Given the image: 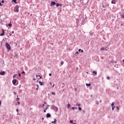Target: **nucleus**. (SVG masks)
<instances>
[{
    "mask_svg": "<svg viewBox=\"0 0 124 124\" xmlns=\"http://www.w3.org/2000/svg\"><path fill=\"white\" fill-rule=\"evenodd\" d=\"M114 67H117V68H118V66L114 65Z\"/></svg>",
    "mask_w": 124,
    "mask_h": 124,
    "instance_id": "50",
    "label": "nucleus"
},
{
    "mask_svg": "<svg viewBox=\"0 0 124 124\" xmlns=\"http://www.w3.org/2000/svg\"><path fill=\"white\" fill-rule=\"evenodd\" d=\"M80 1H82V2L84 1V0H80Z\"/></svg>",
    "mask_w": 124,
    "mask_h": 124,
    "instance_id": "52",
    "label": "nucleus"
},
{
    "mask_svg": "<svg viewBox=\"0 0 124 124\" xmlns=\"http://www.w3.org/2000/svg\"><path fill=\"white\" fill-rule=\"evenodd\" d=\"M16 112H17V113H18V112H19V109H16Z\"/></svg>",
    "mask_w": 124,
    "mask_h": 124,
    "instance_id": "34",
    "label": "nucleus"
},
{
    "mask_svg": "<svg viewBox=\"0 0 124 124\" xmlns=\"http://www.w3.org/2000/svg\"><path fill=\"white\" fill-rule=\"evenodd\" d=\"M46 109H44V113H46Z\"/></svg>",
    "mask_w": 124,
    "mask_h": 124,
    "instance_id": "37",
    "label": "nucleus"
},
{
    "mask_svg": "<svg viewBox=\"0 0 124 124\" xmlns=\"http://www.w3.org/2000/svg\"><path fill=\"white\" fill-rule=\"evenodd\" d=\"M123 62H124V59L123 60Z\"/></svg>",
    "mask_w": 124,
    "mask_h": 124,
    "instance_id": "62",
    "label": "nucleus"
},
{
    "mask_svg": "<svg viewBox=\"0 0 124 124\" xmlns=\"http://www.w3.org/2000/svg\"><path fill=\"white\" fill-rule=\"evenodd\" d=\"M12 33H14V31H12Z\"/></svg>",
    "mask_w": 124,
    "mask_h": 124,
    "instance_id": "53",
    "label": "nucleus"
},
{
    "mask_svg": "<svg viewBox=\"0 0 124 124\" xmlns=\"http://www.w3.org/2000/svg\"><path fill=\"white\" fill-rule=\"evenodd\" d=\"M1 105V101L0 100V106Z\"/></svg>",
    "mask_w": 124,
    "mask_h": 124,
    "instance_id": "43",
    "label": "nucleus"
},
{
    "mask_svg": "<svg viewBox=\"0 0 124 124\" xmlns=\"http://www.w3.org/2000/svg\"><path fill=\"white\" fill-rule=\"evenodd\" d=\"M76 105H77V106H81V104H80L77 103V104H76Z\"/></svg>",
    "mask_w": 124,
    "mask_h": 124,
    "instance_id": "22",
    "label": "nucleus"
},
{
    "mask_svg": "<svg viewBox=\"0 0 124 124\" xmlns=\"http://www.w3.org/2000/svg\"><path fill=\"white\" fill-rule=\"evenodd\" d=\"M107 80H109L110 77H107Z\"/></svg>",
    "mask_w": 124,
    "mask_h": 124,
    "instance_id": "28",
    "label": "nucleus"
},
{
    "mask_svg": "<svg viewBox=\"0 0 124 124\" xmlns=\"http://www.w3.org/2000/svg\"><path fill=\"white\" fill-rule=\"evenodd\" d=\"M72 109H73V110H74V109H75V108L72 107Z\"/></svg>",
    "mask_w": 124,
    "mask_h": 124,
    "instance_id": "39",
    "label": "nucleus"
},
{
    "mask_svg": "<svg viewBox=\"0 0 124 124\" xmlns=\"http://www.w3.org/2000/svg\"><path fill=\"white\" fill-rule=\"evenodd\" d=\"M47 109H49V108H46V109L47 110Z\"/></svg>",
    "mask_w": 124,
    "mask_h": 124,
    "instance_id": "51",
    "label": "nucleus"
},
{
    "mask_svg": "<svg viewBox=\"0 0 124 124\" xmlns=\"http://www.w3.org/2000/svg\"><path fill=\"white\" fill-rule=\"evenodd\" d=\"M36 86V87H37V88H38V87H39L38 84H37Z\"/></svg>",
    "mask_w": 124,
    "mask_h": 124,
    "instance_id": "49",
    "label": "nucleus"
},
{
    "mask_svg": "<svg viewBox=\"0 0 124 124\" xmlns=\"http://www.w3.org/2000/svg\"><path fill=\"white\" fill-rule=\"evenodd\" d=\"M18 76H19V77H21V74H18Z\"/></svg>",
    "mask_w": 124,
    "mask_h": 124,
    "instance_id": "33",
    "label": "nucleus"
},
{
    "mask_svg": "<svg viewBox=\"0 0 124 124\" xmlns=\"http://www.w3.org/2000/svg\"><path fill=\"white\" fill-rule=\"evenodd\" d=\"M42 120L43 121L44 120V118H42Z\"/></svg>",
    "mask_w": 124,
    "mask_h": 124,
    "instance_id": "55",
    "label": "nucleus"
},
{
    "mask_svg": "<svg viewBox=\"0 0 124 124\" xmlns=\"http://www.w3.org/2000/svg\"><path fill=\"white\" fill-rule=\"evenodd\" d=\"M70 107V104H68V105H67V108H69Z\"/></svg>",
    "mask_w": 124,
    "mask_h": 124,
    "instance_id": "24",
    "label": "nucleus"
},
{
    "mask_svg": "<svg viewBox=\"0 0 124 124\" xmlns=\"http://www.w3.org/2000/svg\"><path fill=\"white\" fill-rule=\"evenodd\" d=\"M49 76H52V74L51 73H49Z\"/></svg>",
    "mask_w": 124,
    "mask_h": 124,
    "instance_id": "32",
    "label": "nucleus"
},
{
    "mask_svg": "<svg viewBox=\"0 0 124 124\" xmlns=\"http://www.w3.org/2000/svg\"><path fill=\"white\" fill-rule=\"evenodd\" d=\"M121 26H123V23H121Z\"/></svg>",
    "mask_w": 124,
    "mask_h": 124,
    "instance_id": "59",
    "label": "nucleus"
},
{
    "mask_svg": "<svg viewBox=\"0 0 124 124\" xmlns=\"http://www.w3.org/2000/svg\"><path fill=\"white\" fill-rule=\"evenodd\" d=\"M111 107H112V111H114V109H115V108L116 107V106Z\"/></svg>",
    "mask_w": 124,
    "mask_h": 124,
    "instance_id": "21",
    "label": "nucleus"
},
{
    "mask_svg": "<svg viewBox=\"0 0 124 124\" xmlns=\"http://www.w3.org/2000/svg\"><path fill=\"white\" fill-rule=\"evenodd\" d=\"M51 94H53L54 95H56V93H54V92H52L51 93Z\"/></svg>",
    "mask_w": 124,
    "mask_h": 124,
    "instance_id": "25",
    "label": "nucleus"
},
{
    "mask_svg": "<svg viewBox=\"0 0 124 124\" xmlns=\"http://www.w3.org/2000/svg\"><path fill=\"white\" fill-rule=\"evenodd\" d=\"M70 123H71V124H72V123H73V121L70 120Z\"/></svg>",
    "mask_w": 124,
    "mask_h": 124,
    "instance_id": "30",
    "label": "nucleus"
},
{
    "mask_svg": "<svg viewBox=\"0 0 124 124\" xmlns=\"http://www.w3.org/2000/svg\"><path fill=\"white\" fill-rule=\"evenodd\" d=\"M81 53H84V50L81 49Z\"/></svg>",
    "mask_w": 124,
    "mask_h": 124,
    "instance_id": "42",
    "label": "nucleus"
},
{
    "mask_svg": "<svg viewBox=\"0 0 124 124\" xmlns=\"http://www.w3.org/2000/svg\"><path fill=\"white\" fill-rule=\"evenodd\" d=\"M59 6H60V7L62 6V4H59Z\"/></svg>",
    "mask_w": 124,
    "mask_h": 124,
    "instance_id": "31",
    "label": "nucleus"
},
{
    "mask_svg": "<svg viewBox=\"0 0 124 124\" xmlns=\"http://www.w3.org/2000/svg\"><path fill=\"white\" fill-rule=\"evenodd\" d=\"M75 109H77V108H75Z\"/></svg>",
    "mask_w": 124,
    "mask_h": 124,
    "instance_id": "63",
    "label": "nucleus"
},
{
    "mask_svg": "<svg viewBox=\"0 0 124 124\" xmlns=\"http://www.w3.org/2000/svg\"><path fill=\"white\" fill-rule=\"evenodd\" d=\"M78 110H79V111H81V110H82V108L79 107L78 108Z\"/></svg>",
    "mask_w": 124,
    "mask_h": 124,
    "instance_id": "27",
    "label": "nucleus"
},
{
    "mask_svg": "<svg viewBox=\"0 0 124 124\" xmlns=\"http://www.w3.org/2000/svg\"><path fill=\"white\" fill-rule=\"evenodd\" d=\"M46 118H51V114L47 113L46 114Z\"/></svg>",
    "mask_w": 124,
    "mask_h": 124,
    "instance_id": "10",
    "label": "nucleus"
},
{
    "mask_svg": "<svg viewBox=\"0 0 124 124\" xmlns=\"http://www.w3.org/2000/svg\"><path fill=\"white\" fill-rule=\"evenodd\" d=\"M33 81H35V78H33Z\"/></svg>",
    "mask_w": 124,
    "mask_h": 124,
    "instance_id": "54",
    "label": "nucleus"
},
{
    "mask_svg": "<svg viewBox=\"0 0 124 124\" xmlns=\"http://www.w3.org/2000/svg\"><path fill=\"white\" fill-rule=\"evenodd\" d=\"M10 35H12V33L10 34Z\"/></svg>",
    "mask_w": 124,
    "mask_h": 124,
    "instance_id": "61",
    "label": "nucleus"
},
{
    "mask_svg": "<svg viewBox=\"0 0 124 124\" xmlns=\"http://www.w3.org/2000/svg\"><path fill=\"white\" fill-rule=\"evenodd\" d=\"M5 72L4 71L0 72V75H2V76H3V75H5Z\"/></svg>",
    "mask_w": 124,
    "mask_h": 124,
    "instance_id": "8",
    "label": "nucleus"
},
{
    "mask_svg": "<svg viewBox=\"0 0 124 124\" xmlns=\"http://www.w3.org/2000/svg\"><path fill=\"white\" fill-rule=\"evenodd\" d=\"M115 102H113L111 103V107H114L115 106Z\"/></svg>",
    "mask_w": 124,
    "mask_h": 124,
    "instance_id": "16",
    "label": "nucleus"
},
{
    "mask_svg": "<svg viewBox=\"0 0 124 124\" xmlns=\"http://www.w3.org/2000/svg\"><path fill=\"white\" fill-rule=\"evenodd\" d=\"M56 5L57 7H59L60 6V4L58 3H56Z\"/></svg>",
    "mask_w": 124,
    "mask_h": 124,
    "instance_id": "17",
    "label": "nucleus"
},
{
    "mask_svg": "<svg viewBox=\"0 0 124 124\" xmlns=\"http://www.w3.org/2000/svg\"><path fill=\"white\" fill-rule=\"evenodd\" d=\"M45 106V105L44 104H43L42 107H43V108Z\"/></svg>",
    "mask_w": 124,
    "mask_h": 124,
    "instance_id": "45",
    "label": "nucleus"
},
{
    "mask_svg": "<svg viewBox=\"0 0 124 124\" xmlns=\"http://www.w3.org/2000/svg\"><path fill=\"white\" fill-rule=\"evenodd\" d=\"M51 109H53V110H54L55 112H58V110H59V108L58 107H56V106L53 105L51 107Z\"/></svg>",
    "mask_w": 124,
    "mask_h": 124,
    "instance_id": "1",
    "label": "nucleus"
},
{
    "mask_svg": "<svg viewBox=\"0 0 124 124\" xmlns=\"http://www.w3.org/2000/svg\"><path fill=\"white\" fill-rule=\"evenodd\" d=\"M36 76L37 78V77L38 76V77H39L38 78V80H39L40 79H42V77L40 76V75L37 76V75H36Z\"/></svg>",
    "mask_w": 124,
    "mask_h": 124,
    "instance_id": "13",
    "label": "nucleus"
},
{
    "mask_svg": "<svg viewBox=\"0 0 124 124\" xmlns=\"http://www.w3.org/2000/svg\"><path fill=\"white\" fill-rule=\"evenodd\" d=\"M1 3H4V0H2L1 1Z\"/></svg>",
    "mask_w": 124,
    "mask_h": 124,
    "instance_id": "36",
    "label": "nucleus"
},
{
    "mask_svg": "<svg viewBox=\"0 0 124 124\" xmlns=\"http://www.w3.org/2000/svg\"><path fill=\"white\" fill-rule=\"evenodd\" d=\"M117 108V110H120V108H119V107H115Z\"/></svg>",
    "mask_w": 124,
    "mask_h": 124,
    "instance_id": "29",
    "label": "nucleus"
},
{
    "mask_svg": "<svg viewBox=\"0 0 124 124\" xmlns=\"http://www.w3.org/2000/svg\"><path fill=\"white\" fill-rule=\"evenodd\" d=\"M5 47L6 48H7V49H8V50H11V47L10 46V45H9L8 43H6L5 44Z\"/></svg>",
    "mask_w": 124,
    "mask_h": 124,
    "instance_id": "3",
    "label": "nucleus"
},
{
    "mask_svg": "<svg viewBox=\"0 0 124 124\" xmlns=\"http://www.w3.org/2000/svg\"><path fill=\"white\" fill-rule=\"evenodd\" d=\"M1 36H3L4 35V30L3 29L2 30V33L0 34Z\"/></svg>",
    "mask_w": 124,
    "mask_h": 124,
    "instance_id": "7",
    "label": "nucleus"
},
{
    "mask_svg": "<svg viewBox=\"0 0 124 124\" xmlns=\"http://www.w3.org/2000/svg\"><path fill=\"white\" fill-rule=\"evenodd\" d=\"M111 3L113 4H116V1L114 0H113L112 1H111Z\"/></svg>",
    "mask_w": 124,
    "mask_h": 124,
    "instance_id": "14",
    "label": "nucleus"
},
{
    "mask_svg": "<svg viewBox=\"0 0 124 124\" xmlns=\"http://www.w3.org/2000/svg\"><path fill=\"white\" fill-rule=\"evenodd\" d=\"M54 5H56V2L52 1L50 3V6H54Z\"/></svg>",
    "mask_w": 124,
    "mask_h": 124,
    "instance_id": "4",
    "label": "nucleus"
},
{
    "mask_svg": "<svg viewBox=\"0 0 124 124\" xmlns=\"http://www.w3.org/2000/svg\"><path fill=\"white\" fill-rule=\"evenodd\" d=\"M14 94H15V95H16V93L15 92H14Z\"/></svg>",
    "mask_w": 124,
    "mask_h": 124,
    "instance_id": "38",
    "label": "nucleus"
},
{
    "mask_svg": "<svg viewBox=\"0 0 124 124\" xmlns=\"http://www.w3.org/2000/svg\"><path fill=\"white\" fill-rule=\"evenodd\" d=\"M101 101H102L101 100H100V102H101Z\"/></svg>",
    "mask_w": 124,
    "mask_h": 124,
    "instance_id": "64",
    "label": "nucleus"
},
{
    "mask_svg": "<svg viewBox=\"0 0 124 124\" xmlns=\"http://www.w3.org/2000/svg\"><path fill=\"white\" fill-rule=\"evenodd\" d=\"M52 87L54 88V87H55V84H54Z\"/></svg>",
    "mask_w": 124,
    "mask_h": 124,
    "instance_id": "57",
    "label": "nucleus"
},
{
    "mask_svg": "<svg viewBox=\"0 0 124 124\" xmlns=\"http://www.w3.org/2000/svg\"><path fill=\"white\" fill-rule=\"evenodd\" d=\"M95 104H96L97 105H98V104H99V102H98V101H95Z\"/></svg>",
    "mask_w": 124,
    "mask_h": 124,
    "instance_id": "18",
    "label": "nucleus"
},
{
    "mask_svg": "<svg viewBox=\"0 0 124 124\" xmlns=\"http://www.w3.org/2000/svg\"><path fill=\"white\" fill-rule=\"evenodd\" d=\"M81 50H82V49H78V52H80V51H81Z\"/></svg>",
    "mask_w": 124,
    "mask_h": 124,
    "instance_id": "41",
    "label": "nucleus"
},
{
    "mask_svg": "<svg viewBox=\"0 0 124 124\" xmlns=\"http://www.w3.org/2000/svg\"><path fill=\"white\" fill-rule=\"evenodd\" d=\"M39 83L40 84V86H43L44 85V82H41L40 81L39 82Z\"/></svg>",
    "mask_w": 124,
    "mask_h": 124,
    "instance_id": "11",
    "label": "nucleus"
},
{
    "mask_svg": "<svg viewBox=\"0 0 124 124\" xmlns=\"http://www.w3.org/2000/svg\"><path fill=\"white\" fill-rule=\"evenodd\" d=\"M17 99L18 100H19L20 99V98L17 97Z\"/></svg>",
    "mask_w": 124,
    "mask_h": 124,
    "instance_id": "48",
    "label": "nucleus"
},
{
    "mask_svg": "<svg viewBox=\"0 0 124 124\" xmlns=\"http://www.w3.org/2000/svg\"><path fill=\"white\" fill-rule=\"evenodd\" d=\"M63 63H64V62H63V61H61V64H62H62H63Z\"/></svg>",
    "mask_w": 124,
    "mask_h": 124,
    "instance_id": "23",
    "label": "nucleus"
},
{
    "mask_svg": "<svg viewBox=\"0 0 124 124\" xmlns=\"http://www.w3.org/2000/svg\"><path fill=\"white\" fill-rule=\"evenodd\" d=\"M15 77H16V76L14 75V76H13V78H15Z\"/></svg>",
    "mask_w": 124,
    "mask_h": 124,
    "instance_id": "44",
    "label": "nucleus"
},
{
    "mask_svg": "<svg viewBox=\"0 0 124 124\" xmlns=\"http://www.w3.org/2000/svg\"><path fill=\"white\" fill-rule=\"evenodd\" d=\"M19 5H16L14 9V12H19Z\"/></svg>",
    "mask_w": 124,
    "mask_h": 124,
    "instance_id": "2",
    "label": "nucleus"
},
{
    "mask_svg": "<svg viewBox=\"0 0 124 124\" xmlns=\"http://www.w3.org/2000/svg\"><path fill=\"white\" fill-rule=\"evenodd\" d=\"M101 51H107L108 49L107 48H104V47H102L100 49Z\"/></svg>",
    "mask_w": 124,
    "mask_h": 124,
    "instance_id": "6",
    "label": "nucleus"
},
{
    "mask_svg": "<svg viewBox=\"0 0 124 124\" xmlns=\"http://www.w3.org/2000/svg\"><path fill=\"white\" fill-rule=\"evenodd\" d=\"M8 26L9 27H12V24L11 23H9L8 24Z\"/></svg>",
    "mask_w": 124,
    "mask_h": 124,
    "instance_id": "20",
    "label": "nucleus"
},
{
    "mask_svg": "<svg viewBox=\"0 0 124 124\" xmlns=\"http://www.w3.org/2000/svg\"><path fill=\"white\" fill-rule=\"evenodd\" d=\"M75 91L76 92V91H77V89L76 88H75Z\"/></svg>",
    "mask_w": 124,
    "mask_h": 124,
    "instance_id": "56",
    "label": "nucleus"
},
{
    "mask_svg": "<svg viewBox=\"0 0 124 124\" xmlns=\"http://www.w3.org/2000/svg\"><path fill=\"white\" fill-rule=\"evenodd\" d=\"M18 104L20 105V104H21V103L20 102H18Z\"/></svg>",
    "mask_w": 124,
    "mask_h": 124,
    "instance_id": "40",
    "label": "nucleus"
},
{
    "mask_svg": "<svg viewBox=\"0 0 124 124\" xmlns=\"http://www.w3.org/2000/svg\"><path fill=\"white\" fill-rule=\"evenodd\" d=\"M0 6H2L3 4H1V2H0Z\"/></svg>",
    "mask_w": 124,
    "mask_h": 124,
    "instance_id": "35",
    "label": "nucleus"
},
{
    "mask_svg": "<svg viewBox=\"0 0 124 124\" xmlns=\"http://www.w3.org/2000/svg\"><path fill=\"white\" fill-rule=\"evenodd\" d=\"M122 18H124V14L122 15Z\"/></svg>",
    "mask_w": 124,
    "mask_h": 124,
    "instance_id": "46",
    "label": "nucleus"
},
{
    "mask_svg": "<svg viewBox=\"0 0 124 124\" xmlns=\"http://www.w3.org/2000/svg\"><path fill=\"white\" fill-rule=\"evenodd\" d=\"M93 76H96L97 75V72H96V71H93Z\"/></svg>",
    "mask_w": 124,
    "mask_h": 124,
    "instance_id": "5",
    "label": "nucleus"
},
{
    "mask_svg": "<svg viewBox=\"0 0 124 124\" xmlns=\"http://www.w3.org/2000/svg\"><path fill=\"white\" fill-rule=\"evenodd\" d=\"M91 97H93V95L91 94Z\"/></svg>",
    "mask_w": 124,
    "mask_h": 124,
    "instance_id": "58",
    "label": "nucleus"
},
{
    "mask_svg": "<svg viewBox=\"0 0 124 124\" xmlns=\"http://www.w3.org/2000/svg\"><path fill=\"white\" fill-rule=\"evenodd\" d=\"M86 86H87V87H90L91 83H89V84L86 83Z\"/></svg>",
    "mask_w": 124,
    "mask_h": 124,
    "instance_id": "15",
    "label": "nucleus"
},
{
    "mask_svg": "<svg viewBox=\"0 0 124 124\" xmlns=\"http://www.w3.org/2000/svg\"><path fill=\"white\" fill-rule=\"evenodd\" d=\"M76 54H79V52H78V51H77V52H76Z\"/></svg>",
    "mask_w": 124,
    "mask_h": 124,
    "instance_id": "47",
    "label": "nucleus"
},
{
    "mask_svg": "<svg viewBox=\"0 0 124 124\" xmlns=\"http://www.w3.org/2000/svg\"><path fill=\"white\" fill-rule=\"evenodd\" d=\"M77 70H78V67H77Z\"/></svg>",
    "mask_w": 124,
    "mask_h": 124,
    "instance_id": "60",
    "label": "nucleus"
},
{
    "mask_svg": "<svg viewBox=\"0 0 124 124\" xmlns=\"http://www.w3.org/2000/svg\"><path fill=\"white\" fill-rule=\"evenodd\" d=\"M52 124H56L57 123V119H55L54 121H52Z\"/></svg>",
    "mask_w": 124,
    "mask_h": 124,
    "instance_id": "12",
    "label": "nucleus"
},
{
    "mask_svg": "<svg viewBox=\"0 0 124 124\" xmlns=\"http://www.w3.org/2000/svg\"><path fill=\"white\" fill-rule=\"evenodd\" d=\"M21 74H26V73L25 71H23L22 72H21Z\"/></svg>",
    "mask_w": 124,
    "mask_h": 124,
    "instance_id": "26",
    "label": "nucleus"
},
{
    "mask_svg": "<svg viewBox=\"0 0 124 124\" xmlns=\"http://www.w3.org/2000/svg\"><path fill=\"white\" fill-rule=\"evenodd\" d=\"M17 83V79H13V83L14 85H15Z\"/></svg>",
    "mask_w": 124,
    "mask_h": 124,
    "instance_id": "9",
    "label": "nucleus"
},
{
    "mask_svg": "<svg viewBox=\"0 0 124 124\" xmlns=\"http://www.w3.org/2000/svg\"><path fill=\"white\" fill-rule=\"evenodd\" d=\"M13 2H14L15 3H17V1L16 0H12Z\"/></svg>",
    "mask_w": 124,
    "mask_h": 124,
    "instance_id": "19",
    "label": "nucleus"
}]
</instances>
